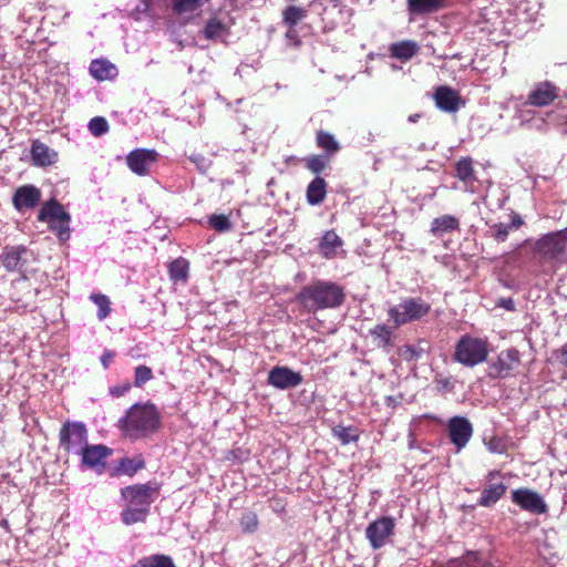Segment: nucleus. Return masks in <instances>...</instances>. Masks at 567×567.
<instances>
[{
	"label": "nucleus",
	"instance_id": "nucleus-1",
	"mask_svg": "<svg viewBox=\"0 0 567 567\" xmlns=\"http://www.w3.org/2000/svg\"><path fill=\"white\" fill-rule=\"evenodd\" d=\"M161 484L147 482L135 484L121 489V496L126 503V508L121 513L125 525H133L146 520L151 505L158 497Z\"/></svg>",
	"mask_w": 567,
	"mask_h": 567
},
{
	"label": "nucleus",
	"instance_id": "nucleus-2",
	"mask_svg": "<svg viewBox=\"0 0 567 567\" xmlns=\"http://www.w3.org/2000/svg\"><path fill=\"white\" fill-rule=\"evenodd\" d=\"M296 300L308 311L340 307L344 301L343 289L331 281L317 280L303 287Z\"/></svg>",
	"mask_w": 567,
	"mask_h": 567
},
{
	"label": "nucleus",
	"instance_id": "nucleus-3",
	"mask_svg": "<svg viewBox=\"0 0 567 567\" xmlns=\"http://www.w3.org/2000/svg\"><path fill=\"white\" fill-rule=\"evenodd\" d=\"M120 422L127 436L140 439L158 427L159 415L153 404H135Z\"/></svg>",
	"mask_w": 567,
	"mask_h": 567
},
{
	"label": "nucleus",
	"instance_id": "nucleus-4",
	"mask_svg": "<svg viewBox=\"0 0 567 567\" xmlns=\"http://www.w3.org/2000/svg\"><path fill=\"white\" fill-rule=\"evenodd\" d=\"M488 353L487 339L465 334L456 342L453 359L464 367L473 368L485 362Z\"/></svg>",
	"mask_w": 567,
	"mask_h": 567
},
{
	"label": "nucleus",
	"instance_id": "nucleus-5",
	"mask_svg": "<svg viewBox=\"0 0 567 567\" xmlns=\"http://www.w3.org/2000/svg\"><path fill=\"white\" fill-rule=\"evenodd\" d=\"M431 311V305L420 297L402 299L388 310V316L395 327L419 321Z\"/></svg>",
	"mask_w": 567,
	"mask_h": 567
},
{
	"label": "nucleus",
	"instance_id": "nucleus-6",
	"mask_svg": "<svg viewBox=\"0 0 567 567\" xmlns=\"http://www.w3.org/2000/svg\"><path fill=\"white\" fill-rule=\"evenodd\" d=\"M87 443V429L83 422L68 421L60 429L59 445L65 453L78 456Z\"/></svg>",
	"mask_w": 567,
	"mask_h": 567
},
{
	"label": "nucleus",
	"instance_id": "nucleus-7",
	"mask_svg": "<svg viewBox=\"0 0 567 567\" xmlns=\"http://www.w3.org/2000/svg\"><path fill=\"white\" fill-rule=\"evenodd\" d=\"M394 529L395 519L391 516H382L368 525L365 537L373 549H380L388 544Z\"/></svg>",
	"mask_w": 567,
	"mask_h": 567
},
{
	"label": "nucleus",
	"instance_id": "nucleus-8",
	"mask_svg": "<svg viewBox=\"0 0 567 567\" xmlns=\"http://www.w3.org/2000/svg\"><path fill=\"white\" fill-rule=\"evenodd\" d=\"M520 361L518 350L511 348L502 350L488 365V375L493 379H505L518 367Z\"/></svg>",
	"mask_w": 567,
	"mask_h": 567
},
{
	"label": "nucleus",
	"instance_id": "nucleus-9",
	"mask_svg": "<svg viewBox=\"0 0 567 567\" xmlns=\"http://www.w3.org/2000/svg\"><path fill=\"white\" fill-rule=\"evenodd\" d=\"M113 454V450L104 444L89 443L83 451L78 455L81 457V466L84 468L95 470L102 474L106 466V460Z\"/></svg>",
	"mask_w": 567,
	"mask_h": 567
},
{
	"label": "nucleus",
	"instance_id": "nucleus-10",
	"mask_svg": "<svg viewBox=\"0 0 567 567\" xmlns=\"http://www.w3.org/2000/svg\"><path fill=\"white\" fill-rule=\"evenodd\" d=\"M447 432L451 443L456 451L463 450L473 435L472 423L464 416H453L449 420Z\"/></svg>",
	"mask_w": 567,
	"mask_h": 567
},
{
	"label": "nucleus",
	"instance_id": "nucleus-11",
	"mask_svg": "<svg viewBox=\"0 0 567 567\" xmlns=\"http://www.w3.org/2000/svg\"><path fill=\"white\" fill-rule=\"evenodd\" d=\"M536 250L546 258L558 259L567 252V236L563 233L548 234L536 243Z\"/></svg>",
	"mask_w": 567,
	"mask_h": 567
},
{
	"label": "nucleus",
	"instance_id": "nucleus-12",
	"mask_svg": "<svg viewBox=\"0 0 567 567\" xmlns=\"http://www.w3.org/2000/svg\"><path fill=\"white\" fill-rule=\"evenodd\" d=\"M31 257L32 252L23 246L8 247L2 254V264L9 271L24 274L28 271L27 266Z\"/></svg>",
	"mask_w": 567,
	"mask_h": 567
},
{
	"label": "nucleus",
	"instance_id": "nucleus-13",
	"mask_svg": "<svg viewBox=\"0 0 567 567\" xmlns=\"http://www.w3.org/2000/svg\"><path fill=\"white\" fill-rule=\"evenodd\" d=\"M157 156L154 150L137 148L128 153L126 164L134 174L144 176L157 161Z\"/></svg>",
	"mask_w": 567,
	"mask_h": 567
},
{
	"label": "nucleus",
	"instance_id": "nucleus-14",
	"mask_svg": "<svg viewBox=\"0 0 567 567\" xmlns=\"http://www.w3.org/2000/svg\"><path fill=\"white\" fill-rule=\"evenodd\" d=\"M512 499L523 509L533 514H544L547 512V505L542 496L528 488L515 489L512 493Z\"/></svg>",
	"mask_w": 567,
	"mask_h": 567
},
{
	"label": "nucleus",
	"instance_id": "nucleus-15",
	"mask_svg": "<svg viewBox=\"0 0 567 567\" xmlns=\"http://www.w3.org/2000/svg\"><path fill=\"white\" fill-rule=\"evenodd\" d=\"M301 382V374L287 367H275L268 373V383L276 389L287 390L296 388Z\"/></svg>",
	"mask_w": 567,
	"mask_h": 567
},
{
	"label": "nucleus",
	"instance_id": "nucleus-16",
	"mask_svg": "<svg viewBox=\"0 0 567 567\" xmlns=\"http://www.w3.org/2000/svg\"><path fill=\"white\" fill-rule=\"evenodd\" d=\"M433 97L436 107L445 113H455L464 105L458 92L446 85L436 87Z\"/></svg>",
	"mask_w": 567,
	"mask_h": 567
},
{
	"label": "nucleus",
	"instance_id": "nucleus-17",
	"mask_svg": "<svg viewBox=\"0 0 567 567\" xmlns=\"http://www.w3.org/2000/svg\"><path fill=\"white\" fill-rule=\"evenodd\" d=\"M557 95V87L554 84L540 82L529 92L527 104L538 107L547 106L556 100Z\"/></svg>",
	"mask_w": 567,
	"mask_h": 567
},
{
	"label": "nucleus",
	"instance_id": "nucleus-18",
	"mask_svg": "<svg viewBox=\"0 0 567 567\" xmlns=\"http://www.w3.org/2000/svg\"><path fill=\"white\" fill-rule=\"evenodd\" d=\"M41 199V192L33 185H23L14 192L12 203L19 212L30 209L38 205Z\"/></svg>",
	"mask_w": 567,
	"mask_h": 567
},
{
	"label": "nucleus",
	"instance_id": "nucleus-19",
	"mask_svg": "<svg viewBox=\"0 0 567 567\" xmlns=\"http://www.w3.org/2000/svg\"><path fill=\"white\" fill-rule=\"evenodd\" d=\"M38 219L49 225L54 221L71 219V216L59 202L50 199L43 204L38 214Z\"/></svg>",
	"mask_w": 567,
	"mask_h": 567
},
{
	"label": "nucleus",
	"instance_id": "nucleus-20",
	"mask_svg": "<svg viewBox=\"0 0 567 567\" xmlns=\"http://www.w3.org/2000/svg\"><path fill=\"white\" fill-rule=\"evenodd\" d=\"M30 152L35 166H49L56 162V152L40 141H33Z\"/></svg>",
	"mask_w": 567,
	"mask_h": 567
},
{
	"label": "nucleus",
	"instance_id": "nucleus-21",
	"mask_svg": "<svg viewBox=\"0 0 567 567\" xmlns=\"http://www.w3.org/2000/svg\"><path fill=\"white\" fill-rule=\"evenodd\" d=\"M391 56L403 62L412 59L420 50L419 44L412 40H404L390 45Z\"/></svg>",
	"mask_w": 567,
	"mask_h": 567
},
{
	"label": "nucleus",
	"instance_id": "nucleus-22",
	"mask_svg": "<svg viewBox=\"0 0 567 567\" xmlns=\"http://www.w3.org/2000/svg\"><path fill=\"white\" fill-rule=\"evenodd\" d=\"M446 0H408V10L412 14H427L444 8Z\"/></svg>",
	"mask_w": 567,
	"mask_h": 567
},
{
	"label": "nucleus",
	"instance_id": "nucleus-23",
	"mask_svg": "<svg viewBox=\"0 0 567 567\" xmlns=\"http://www.w3.org/2000/svg\"><path fill=\"white\" fill-rule=\"evenodd\" d=\"M458 219L452 215H443L433 219L431 224V234L440 237L446 233L458 229Z\"/></svg>",
	"mask_w": 567,
	"mask_h": 567
},
{
	"label": "nucleus",
	"instance_id": "nucleus-24",
	"mask_svg": "<svg viewBox=\"0 0 567 567\" xmlns=\"http://www.w3.org/2000/svg\"><path fill=\"white\" fill-rule=\"evenodd\" d=\"M327 195V183L322 177H316L307 187V202L312 205L321 204Z\"/></svg>",
	"mask_w": 567,
	"mask_h": 567
},
{
	"label": "nucleus",
	"instance_id": "nucleus-25",
	"mask_svg": "<svg viewBox=\"0 0 567 567\" xmlns=\"http://www.w3.org/2000/svg\"><path fill=\"white\" fill-rule=\"evenodd\" d=\"M90 74L99 80L104 81L116 75V68L106 60H93L90 64Z\"/></svg>",
	"mask_w": 567,
	"mask_h": 567
},
{
	"label": "nucleus",
	"instance_id": "nucleus-26",
	"mask_svg": "<svg viewBox=\"0 0 567 567\" xmlns=\"http://www.w3.org/2000/svg\"><path fill=\"white\" fill-rule=\"evenodd\" d=\"M341 246L342 240L333 230L326 231L321 238L320 254L326 258H333Z\"/></svg>",
	"mask_w": 567,
	"mask_h": 567
},
{
	"label": "nucleus",
	"instance_id": "nucleus-27",
	"mask_svg": "<svg viewBox=\"0 0 567 567\" xmlns=\"http://www.w3.org/2000/svg\"><path fill=\"white\" fill-rule=\"evenodd\" d=\"M506 486L503 483L488 485L483 489L478 504L484 507L494 505L505 493Z\"/></svg>",
	"mask_w": 567,
	"mask_h": 567
},
{
	"label": "nucleus",
	"instance_id": "nucleus-28",
	"mask_svg": "<svg viewBox=\"0 0 567 567\" xmlns=\"http://www.w3.org/2000/svg\"><path fill=\"white\" fill-rule=\"evenodd\" d=\"M202 32L207 40L217 41L227 34V27L221 20L212 18L205 23Z\"/></svg>",
	"mask_w": 567,
	"mask_h": 567
},
{
	"label": "nucleus",
	"instance_id": "nucleus-29",
	"mask_svg": "<svg viewBox=\"0 0 567 567\" xmlns=\"http://www.w3.org/2000/svg\"><path fill=\"white\" fill-rule=\"evenodd\" d=\"M189 264L184 258L173 260L168 266L169 278L174 282H186L188 278Z\"/></svg>",
	"mask_w": 567,
	"mask_h": 567
},
{
	"label": "nucleus",
	"instance_id": "nucleus-30",
	"mask_svg": "<svg viewBox=\"0 0 567 567\" xmlns=\"http://www.w3.org/2000/svg\"><path fill=\"white\" fill-rule=\"evenodd\" d=\"M370 334L374 338L379 348H389L392 346V330L385 324H377L370 329Z\"/></svg>",
	"mask_w": 567,
	"mask_h": 567
},
{
	"label": "nucleus",
	"instance_id": "nucleus-31",
	"mask_svg": "<svg viewBox=\"0 0 567 567\" xmlns=\"http://www.w3.org/2000/svg\"><path fill=\"white\" fill-rule=\"evenodd\" d=\"M132 567H176L171 557L152 555L136 561Z\"/></svg>",
	"mask_w": 567,
	"mask_h": 567
},
{
	"label": "nucleus",
	"instance_id": "nucleus-32",
	"mask_svg": "<svg viewBox=\"0 0 567 567\" xmlns=\"http://www.w3.org/2000/svg\"><path fill=\"white\" fill-rule=\"evenodd\" d=\"M144 466H145V462L142 457H137V458L124 457L120 461L116 472L121 473V474L128 475V476H133L140 470H142Z\"/></svg>",
	"mask_w": 567,
	"mask_h": 567
},
{
	"label": "nucleus",
	"instance_id": "nucleus-33",
	"mask_svg": "<svg viewBox=\"0 0 567 567\" xmlns=\"http://www.w3.org/2000/svg\"><path fill=\"white\" fill-rule=\"evenodd\" d=\"M317 144L319 147L323 148L330 154L337 153L340 148L339 143L334 138L333 135H331L328 132L320 131L317 135Z\"/></svg>",
	"mask_w": 567,
	"mask_h": 567
},
{
	"label": "nucleus",
	"instance_id": "nucleus-34",
	"mask_svg": "<svg viewBox=\"0 0 567 567\" xmlns=\"http://www.w3.org/2000/svg\"><path fill=\"white\" fill-rule=\"evenodd\" d=\"M332 435L343 445L358 441L359 436L352 427L337 425L332 429Z\"/></svg>",
	"mask_w": 567,
	"mask_h": 567
},
{
	"label": "nucleus",
	"instance_id": "nucleus-35",
	"mask_svg": "<svg viewBox=\"0 0 567 567\" xmlns=\"http://www.w3.org/2000/svg\"><path fill=\"white\" fill-rule=\"evenodd\" d=\"M306 16V11L299 7L290 6L284 11V22L293 28Z\"/></svg>",
	"mask_w": 567,
	"mask_h": 567
},
{
	"label": "nucleus",
	"instance_id": "nucleus-36",
	"mask_svg": "<svg viewBox=\"0 0 567 567\" xmlns=\"http://www.w3.org/2000/svg\"><path fill=\"white\" fill-rule=\"evenodd\" d=\"M456 176L463 181L468 182L474 177V169L472 161L470 158H462L456 163L455 166Z\"/></svg>",
	"mask_w": 567,
	"mask_h": 567
},
{
	"label": "nucleus",
	"instance_id": "nucleus-37",
	"mask_svg": "<svg viewBox=\"0 0 567 567\" xmlns=\"http://www.w3.org/2000/svg\"><path fill=\"white\" fill-rule=\"evenodd\" d=\"M153 379V371L150 367L141 364L134 370V385L142 388L146 382Z\"/></svg>",
	"mask_w": 567,
	"mask_h": 567
},
{
	"label": "nucleus",
	"instance_id": "nucleus-38",
	"mask_svg": "<svg viewBox=\"0 0 567 567\" xmlns=\"http://www.w3.org/2000/svg\"><path fill=\"white\" fill-rule=\"evenodd\" d=\"M70 221L71 219L60 220L49 224V229L54 231L61 241L70 238Z\"/></svg>",
	"mask_w": 567,
	"mask_h": 567
},
{
	"label": "nucleus",
	"instance_id": "nucleus-39",
	"mask_svg": "<svg viewBox=\"0 0 567 567\" xmlns=\"http://www.w3.org/2000/svg\"><path fill=\"white\" fill-rule=\"evenodd\" d=\"M91 299L99 308L97 318L100 320L105 319L111 312L109 298L105 295H92Z\"/></svg>",
	"mask_w": 567,
	"mask_h": 567
},
{
	"label": "nucleus",
	"instance_id": "nucleus-40",
	"mask_svg": "<svg viewBox=\"0 0 567 567\" xmlns=\"http://www.w3.org/2000/svg\"><path fill=\"white\" fill-rule=\"evenodd\" d=\"M109 123L104 117L96 116L89 122V130L94 136H102L109 132Z\"/></svg>",
	"mask_w": 567,
	"mask_h": 567
},
{
	"label": "nucleus",
	"instance_id": "nucleus-41",
	"mask_svg": "<svg viewBox=\"0 0 567 567\" xmlns=\"http://www.w3.org/2000/svg\"><path fill=\"white\" fill-rule=\"evenodd\" d=\"M327 166V159L321 155H312L306 159V167L315 173H321Z\"/></svg>",
	"mask_w": 567,
	"mask_h": 567
},
{
	"label": "nucleus",
	"instance_id": "nucleus-42",
	"mask_svg": "<svg viewBox=\"0 0 567 567\" xmlns=\"http://www.w3.org/2000/svg\"><path fill=\"white\" fill-rule=\"evenodd\" d=\"M240 527L245 533H252L258 527V517L255 513L248 512L240 518Z\"/></svg>",
	"mask_w": 567,
	"mask_h": 567
},
{
	"label": "nucleus",
	"instance_id": "nucleus-43",
	"mask_svg": "<svg viewBox=\"0 0 567 567\" xmlns=\"http://www.w3.org/2000/svg\"><path fill=\"white\" fill-rule=\"evenodd\" d=\"M209 225L217 231H226L231 228V224L225 215H213L209 218Z\"/></svg>",
	"mask_w": 567,
	"mask_h": 567
},
{
	"label": "nucleus",
	"instance_id": "nucleus-44",
	"mask_svg": "<svg viewBox=\"0 0 567 567\" xmlns=\"http://www.w3.org/2000/svg\"><path fill=\"white\" fill-rule=\"evenodd\" d=\"M434 382L437 391L441 393H449L454 390V380L452 377L439 374Z\"/></svg>",
	"mask_w": 567,
	"mask_h": 567
},
{
	"label": "nucleus",
	"instance_id": "nucleus-45",
	"mask_svg": "<svg viewBox=\"0 0 567 567\" xmlns=\"http://www.w3.org/2000/svg\"><path fill=\"white\" fill-rule=\"evenodd\" d=\"M491 228L493 229V237L501 243L507 239L511 230V226L503 223L494 224Z\"/></svg>",
	"mask_w": 567,
	"mask_h": 567
},
{
	"label": "nucleus",
	"instance_id": "nucleus-46",
	"mask_svg": "<svg viewBox=\"0 0 567 567\" xmlns=\"http://www.w3.org/2000/svg\"><path fill=\"white\" fill-rule=\"evenodd\" d=\"M485 445L491 453L503 454L506 452L505 442L497 436H493L489 441L485 442Z\"/></svg>",
	"mask_w": 567,
	"mask_h": 567
},
{
	"label": "nucleus",
	"instance_id": "nucleus-47",
	"mask_svg": "<svg viewBox=\"0 0 567 567\" xmlns=\"http://www.w3.org/2000/svg\"><path fill=\"white\" fill-rule=\"evenodd\" d=\"M462 565L464 567H480L478 555L474 553L466 555L462 560Z\"/></svg>",
	"mask_w": 567,
	"mask_h": 567
},
{
	"label": "nucleus",
	"instance_id": "nucleus-48",
	"mask_svg": "<svg viewBox=\"0 0 567 567\" xmlns=\"http://www.w3.org/2000/svg\"><path fill=\"white\" fill-rule=\"evenodd\" d=\"M130 388L131 385L128 383L122 386H114L111 389V393L116 396H122L130 390Z\"/></svg>",
	"mask_w": 567,
	"mask_h": 567
},
{
	"label": "nucleus",
	"instance_id": "nucleus-49",
	"mask_svg": "<svg viewBox=\"0 0 567 567\" xmlns=\"http://www.w3.org/2000/svg\"><path fill=\"white\" fill-rule=\"evenodd\" d=\"M498 306L503 307L506 310H514V308H515V303H514L513 299H511V298L501 299L498 301Z\"/></svg>",
	"mask_w": 567,
	"mask_h": 567
},
{
	"label": "nucleus",
	"instance_id": "nucleus-50",
	"mask_svg": "<svg viewBox=\"0 0 567 567\" xmlns=\"http://www.w3.org/2000/svg\"><path fill=\"white\" fill-rule=\"evenodd\" d=\"M113 359V354L111 352H104L101 357V362L103 364L104 368H107L110 362L112 361Z\"/></svg>",
	"mask_w": 567,
	"mask_h": 567
},
{
	"label": "nucleus",
	"instance_id": "nucleus-51",
	"mask_svg": "<svg viewBox=\"0 0 567 567\" xmlns=\"http://www.w3.org/2000/svg\"><path fill=\"white\" fill-rule=\"evenodd\" d=\"M403 354L408 358V359H413L416 357V351L413 347H410V346H406L404 348V352Z\"/></svg>",
	"mask_w": 567,
	"mask_h": 567
},
{
	"label": "nucleus",
	"instance_id": "nucleus-52",
	"mask_svg": "<svg viewBox=\"0 0 567 567\" xmlns=\"http://www.w3.org/2000/svg\"><path fill=\"white\" fill-rule=\"evenodd\" d=\"M522 224H523L522 218L518 215H514L512 223L508 225L511 226V229H512V228H518Z\"/></svg>",
	"mask_w": 567,
	"mask_h": 567
},
{
	"label": "nucleus",
	"instance_id": "nucleus-53",
	"mask_svg": "<svg viewBox=\"0 0 567 567\" xmlns=\"http://www.w3.org/2000/svg\"><path fill=\"white\" fill-rule=\"evenodd\" d=\"M560 362L567 367V344L560 349Z\"/></svg>",
	"mask_w": 567,
	"mask_h": 567
},
{
	"label": "nucleus",
	"instance_id": "nucleus-54",
	"mask_svg": "<svg viewBox=\"0 0 567 567\" xmlns=\"http://www.w3.org/2000/svg\"><path fill=\"white\" fill-rule=\"evenodd\" d=\"M296 35V31L293 30V28H289L288 32H287V37L288 38H293Z\"/></svg>",
	"mask_w": 567,
	"mask_h": 567
},
{
	"label": "nucleus",
	"instance_id": "nucleus-55",
	"mask_svg": "<svg viewBox=\"0 0 567 567\" xmlns=\"http://www.w3.org/2000/svg\"><path fill=\"white\" fill-rule=\"evenodd\" d=\"M417 118H419V115H417V114H414V115H411V116L409 117V121H410V122H412V123H414V122H416V121H417Z\"/></svg>",
	"mask_w": 567,
	"mask_h": 567
},
{
	"label": "nucleus",
	"instance_id": "nucleus-56",
	"mask_svg": "<svg viewBox=\"0 0 567 567\" xmlns=\"http://www.w3.org/2000/svg\"><path fill=\"white\" fill-rule=\"evenodd\" d=\"M386 400H389V401H390V403H393V400H392V398H391V396H388V398H386Z\"/></svg>",
	"mask_w": 567,
	"mask_h": 567
},
{
	"label": "nucleus",
	"instance_id": "nucleus-57",
	"mask_svg": "<svg viewBox=\"0 0 567 567\" xmlns=\"http://www.w3.org/2000/svg\"><path fill=\"white\" fill-rule=\"evenodd\" d=\"M386 400H389V401H390V403H393V400H392V398H391V396H388V398H386Z\"/></svg>",
	"mask_w": 567,
	"mask_h": 567
}]
</instances>
